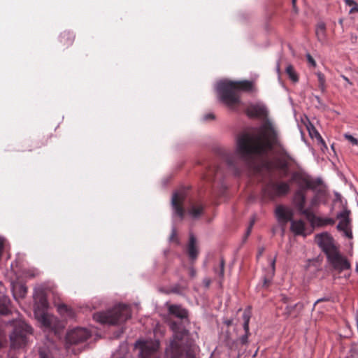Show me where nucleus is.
Returning a JSON list of instances; mask_svg holds the SVG:
<instances>
[{"mask_svg": "<svg viewBox=\"0 0 358 358\" xmlns=\"http://www.w3.org/2000/svg\"><path fill=\"white\" fill-rule=\"evenodd\" d=\"M285 72L288 76L289 78L293 83H297L299 81V76L292 65L289 64L286 67Z\"/></svg>", "mask_w": 358, "mask_h": 358, "instance_id": "obj_29", "label": "nucleus"}, {"mask_svg": "<svg viewBox=\"0 0 358 358\" xmlns=\"http://www.w3.org/2000/svg\"><path fill=\"white\" fill-rule=\"evenodd\" d=\"M307 61L308 62V63H310L313 66H316V62L315 61V59L313 58V57L308 54L307 56Z\"/></svg>", "mask_w": 358, "mask_h": 358, "instance_id": "obj_41", "label": "nucleus"}, {"mask_svg": "<svg viewBox=\"0 0 358 358\" xmlns=\"http://www.w3.org/2000/svg\"><path fill=\"white\" fill-rule=\"evenodd\" d=\"M315 240L325 255L336 248L333 238L328 233L317 234Z\"/></svg>", "mask_w": 358, "mask_h": 358, "instance_id": "obj_14", "label": "nucleus"}, {"mask_svg": "<svg viewBox=\"0 0 358 358\" xmlns=\"http://www.w3.org/2000/svg\"><path fill=\"white\" fill-rule=\"evenodd\" d=\"M243 322H243V329H244L245 331H247V333H248L250 316L247 312H244V313L243 315Z\"/></svg>", "mask_w": 358, "mask_h": 358, "instance_id": "obj_34", "label": "nucleus"}, {"mask_svg": "<svg viewBox=\"0 0 358 358\" xmlns=\"http://www.w3.org/2000/svg\"><path fill=\"white\" fill-rule=\"evenodd\" d=\"M57 309L59 314L66 318L71 319L73 318L75 316L73 310L66 304H59L57 307Z\"/></svg>", "mask_w": 358, "mask_h": 358, "instance_id": "obj_27", "label": "nucleus"}, {"mask_svg": "<svg viewBox=\"0 0 358 358\" xmlns=\"http://www.w3.org/2000/svg\"><path fill=\"white\" fill-rule=\"evenodd\" d=\"M328 262L335 269L340 271L350 268V264L348 259L342 256L336 248L326 255Z\"/></svg>", "mask_w": 358, "mask_h": 358, "instance_id": "obj_10", "label": "nucleus"}, {"mask_svg": "<svg viewBox=\"0 0 358 358\" xmlns=\"http://www.w3.org/2000/svg\"><path fill=\"white\" fill-rule=\"evenodd\" d=\"M32 327L24 322L18 323L10 336V345L13 348L24 347L28 342V336L32 334Z\"/></svg>", "mask_w": 358, "mask_h": 358, "instance_id": "obj_6", "label": "nucleus"}, {"mask_svg": "<svg viewBox=\"0 0 358 358\" xmlns=\"http://www.w3.org/2000/svg\"><path fill=\"white\" fill-rule=\"evenodd\" d=\"M294 182L298 186V189L294 192L292 203L301 215L305 216L306 219L310 218V217H313V210H311L310 208H306V191L308 188L306 187V185L303 182L301 184L298 182Z\"/></svg>", "mask_w": 358, "mask_h": 358, "instance_id": "obj_7", "label": "nucleus"}, {"mask_svg": "<svg viewBox=\"0 0 358 358\" xmlns=\"http://www.w3.org/2000/svg\"><path fill=\"white\" fill-rule=\"evenodd\" d=\"M131 316L130 307L127 305L119 304L106 312L94 313L93 318L101 324L115 325L126 322Z\"/></svg>", "mask_w": 358, "mask_h": 358, "instance_id": "obj_5", "label": "nucleus"}, {"mask_svg": "<svg viewBox=\"0 0 358 358\" xmlns=\"http://www.w3.org/2000/svg\"><path fill=\"white\" fill-rule=\"evenodd\" d=\"M303 308V304L302 303H297L294 306H287L285 308V315L290 316L294 315L296 317L299 312Z\"/></svg>", "mask_w": 358, "mask_h": 358, "instance_id": "obj_26", "label": "nucleus"}, {"mask_svg": "<svg viewBox=\"0 0 358 358\" xmlns=\"http://www.w3.org/2000/svg\"><path fill=\"white\" fill-rule=\"evenodd\" d=\"M254 223H255V220H252L250 222V226H249V227H248V231H247V235H248V234L250 233L251 229H252V226H253Z\"/></svg>", "mask_w": 358, "mask_h": 358, "instance_id": "obj_45", "label": "nucleus"}, {"mask_svg": "<svg viewBox=\"0 0 358 358\" xmlns=\"http://www.w3.org/2000/svg\"><path fill=\"white\" fill-rule=\"evenodd\" d=\"M312 216L310 218H307V220L310 222L311 227L314 228L317 227H324L327 225H334L335 224V220L329 217H320L315 215L312 212Z\"/></svg>", "mask_w": 358, "mask_h": 358, "instance_id": "obj_18", "label": "nucleus"}, {"mask_svg": "<svg viewBox=\"0 0 358 358\" xmlns=\"http://www.w3.org/2000/svg\"><path fill=\"white\" fill-rule=\"evenodd\" d=\"M275 216L280 223L286 224L293 219V211L283 205H278L275 210Z\"/></svg>", "mask_w": 358, "mask_h": 358, "instance_id": "obj_15", "label": "nucleus"}, {"mask_svg": "<svg viewBox=\"0 0 358 358\" xmlns=\"http://www.w3.org/2000/svg\"><path fill=\"white\" fill-rule=\"evenodd\" d=\"M278 71H280V66H279V65H278Z\"/></svg>", "mask_w": 358, "mask_h": 358, "instance_id": "obj_53", "label": "nucleus"}, {"mask_svg": "<svg viewBox=\"0 0 358 358\" xmlns=\"http://www.w3.org/2000/svg\"><path fill=\"white\" fill-rule=\"evenodd\" d=\"M275 259L272 260L271 266H272L273 273L274 272V269H275Z\"/></svg>", "mask_w": 358, "mask_h": 358, "instance_id": "obj_48", "label": "nucleus"}, {"mask_svg": "<svg viewBox=\"0 0 358 358\" xmlns=\"http://www.w3.org/2000/svg\"><path fill=\"white\" fill-rule=\"evenodd\" d=\"M268 151L275 155L274 167L281 171L285 177L288 175L289 168L297 164L283 143L279 130L268 120L261 125L258 135L242 134L237 139L235 152L225 154L224 160L229 169L235 176H239L252 167L255 157Z\"/></svg>", "mask_w": 358, "mask_h": 358, "instance_id": "obj_1", "label": "nucleus"}, {"mask_svg": "<svg viewBox=\"0 0 358 358\" xmlns=\"http://www.w3.org/2000/svg\"><path fill=\"white\" fill-rule=\"evenodd\" d=\"M169 311L171 314L181 319L186 318L188 316L187 310L182 308L180 306L171 305L169 308Z\"/></svg>", "mask_w": 358, "mask_h": 358, "instance_id": "obj_24", "label": "nucleus"}, {"mask_svg": "<svg viewBox=\"0 0 358 358\" xmlns=\"http://www.w3.org/2000/svg\"><path fill=\"white\" fill-rule=\"evenodd\" d=\"M290 191L289 184L287 182L267 183L262 189L265 197L273 200L276 197L287 194Z\"/></svg>", "mask_w": 358, "mask_h": 358, "instance_id": "obj_8", "label": "nucleus"}, {"mask_svg": "<svg viewBox=\"0 0 358 358\" xmlns=\"http://www.w3.org/2000/svg\"><path fill=\"white\" fill-rule=\"evenodd\" d=\"M344 137L346 140L350 141L353 145L358 146V138L353 137L352 135L345 134H344Z\"/></svg>", "mask_w": 358, "mask_h": 358, "instance_id": "obj_35", "label": "nucleus"}, {"mask_svg": "<svg viewBox=\"0 0 358 358\" xmlns=\"http://www.w3.org/2000/svg\"><path fill=\"white\" fill-rule=\"evenodd\" d=\"M173 335L166 348V355L169 358H195L192 349L189 332L176 322L171 324Z\"/></svg>", "mask_w": 358, "mask_h": 358, "instance_id": "obj_2", "label": "nucleus"}, {"mask_svg": "<svg viewBox=\"0 0 358 358\" xmlns=\"http://www.w3.org/2000/svg\"><path fill=\"white\" fill-rule=\"evenodd\" d=\"M215 115L213 114V113H208V114H206L203 119L204 121H210V120H213L215 119Z\"/></svg>", "mask_w": 358, "mask_h": 358, "instance_id": "obj_40", "label": "nucleus"}, {"mask_svg": "<svg viewBox=\"0 0 358 358\" xmlns=\"http://www.w3.org/2000/svg\"><path fill=\"white\" fill-rule=\"evenodd\" d=\"M10 300L8 297L3 296L0 297V314L8 315L10 313L8 304Z\"/></svg>", "mask_w": 358, "mask_h": 358, "instance_id": "obj_28", "label": "nucleus"}, {"mask_svg": "<svg viewBox=\"0 0 358 358\" xmlns=\"http://www.w3.org/2000/svg\"><path fill=\"white\" fill-rule=\"evenodd\" d=\"M342 231L343 232L344 236H346L348 238L352 239L353 238L352 227L346 229H344Z\"/></svg>", "mask_w": 358, "mask_h": 358, "instance_id": "obj_37", "label": "nucleus"}, {"mask_svg": "<svg viewBox=\"0 0 358 358\" xmlns=\"http://www.w3.org/2000/svg\"><path fill=\"white\" fill-rule=\"evenodd\" d=\"M75 36L73 33L64 31L59 36V41L64 47L71 46L74 41Z\"/></svg>", "mask_w": 358, "mask_h": 358, "instance_id": "obj_23", "label": "nucleus"}, {"mask_svg": "<svg viewBox=\"0 0 358 358\" xmlns=\"http://www.w3.org/2000/svg\"><path fill=\"white\" fill-rule=\"evenodd\" d=\"M224 265H225V261L222 257L220 261L219 266L217 268V267L214 268V271H215V273H217L219 275V277L222 279L224 278Z\"/></svg>", "mask_w": 358, "mask_h": 358, "instance_id": "obj_30", "label": "nucleus"}, {"mask_svg": "<svg viewBox=\"0 0 358 358\" xmlns=\"http://www.w3.org/2000/svg\"><path fill=\"white\" fill-rule=\"evenodd\" d=\"M253 84L248 80H223L217 83V91L222 103L231 109L241 103L240 91L250 92Z\"/></svg>", "mask_w": 358, "mask_h": 358, "instance_id": "obj_3", "label": "nucleus"}, {"mask_svg": "<svg viewBox=\"0 0 358 358\" xmlns=\"http://www.w3.org/2000/svg\"><path fill=\"white\" fill-rule=\"evenodd\" d=\"M187 252L189 259L192 261L195 260L199 254L198 248L196 245V238L193 234H190L189 244L187 248Z\"/></svg>", "mask_w": 358, "mask_h": 358, "instance_id": "obj_22", "label": "nucleus"}, {"mask_svg": "<svg viewBox=\"0 0 358 358\" xmlns=\"http://www.w3.org/2000/svg\"><path fill=\"white\" fill-rule=\"evenodd\" d=\"M136 348L139 350V358H159V343L157 341H138Z\"/></svg>", "mask_w": 358, "mask_h": 358, "instance_id": "obj_9", "label": "nucleus"}, {"mask_svg": "<svg viewBox=\"0 0 358 358\" xmlns=\"http://www.w3.org/2000/svg\"><path fill=\"white\" fill-rule=\"evenodd\" d=\"M290 182H303L306 187L315 192V194L310 199V209L317 207L322 197L327 195V187L322 180L320 178H313L310 175L303 170L295 171L292 173Z\"/></svg>", "mask_w": 358, "mask_h": 358, "instance_id": "obj_4", "label": "nucleus"}, {"mask_svg": "<svg viewBox=\"0 0 358 358\" xmlns=\"http://www.w3.org/2000/svg\"><path fill=\"white\" fill-rule=\"evenodd\" d=\"M347 6H350L351 8L349 11L350 14H353L358 12V4L354 0H344Z\"/></svg>", "mask_w": 358, "mask_h": 358, "instance_id": "obj_32", "label": "nucleus"}, {"mask_svg": "<svg viewBox=\"0 0 358 358\" xmlns=\"http://www.w3.org/2000/svg\"><path fill=\"white\" fill-rule=\"evenodd\" d=\"M341 78H342L343 80L345 82V83L344 84L345 88H348L349 87L353 85V83L350 81V79L347 78L345 76L341 74Z\"/></svg>", "mask_w": 358, "mask_h": 358, "instance_id": "obj_36", "label": "nucleus"}, {"mask_svg": "<svg viewBox=\"0 0 358 358\" xmlns=\"http://www.w3.org/2000/svg\"><path fill=\"white\" fill-rule=\"evenodd\" d=\"M203 282H204L206 287H209V285L210 284V280L208 279H206V280H204Z\"/></svg>", "mask_w": 358, "mask_h": 358, "instance_id": "obj_47", "label": "nucleus"}, {"mask_svg": "<svg viewBox=\"0 0 358 358\" xmlns=\"http://www.w3.org/2000/svg\"><path fill=\"white\" fill-rule=\"evenodd\" d=\"M271 284V280L268 279V278H264V281H263V283H262V287H265V288H267Z\"/></svg>", "mask_w": 358, "mask_h": 358, "instance_id": "obj_43", "label": "nucleus"}, {"mask_svg": "<svg viewBox=\"0 0 358 358\" xmlns=\"http://www.w3.org/2000/svg\"><path fill=\"white\" fill-rule=\"evenodd\" d=\"M41 303H42V305L44 306L45 303V299H42L41 300Z\"/></svg>", "mask_w": 358, "mask_h": 358, "instance_id": "obj_51", "label": "nucleus"}, {"mask_svg": "<svg viewBox=\"0 0 358 358\" xmlns=\"http://www.w3.org/2000/svg\"><path fill=\"white\" fill-rule=\"evenodd\" d=\"M350 210L345 208L343 211L337 214V219L340 220L336 229L341 231L352 227V220L350 218Z\"/></svg>", "mask_w": 358, "mask_h": 358, "instance_id": "obj_17", "label": "nucleus"}, {"mask_svg": "<svg viewBox=\"0 0 358 358\" xmlns=\"http://www.w3.org/2000/svg\"><path fill=\"white\" fill-rule=\"evenodd\" d=\"M36 315L42 327L45 331H57L59 322L55 316L44 312L41 313H36Z\"/></svg>", "mask_w": 358, "mask_h": 358, "instance_id": "obj_12", "label": "nucleus"}, {"mask_svg": "<svg viewBox=\"0 0 358 358\" xmlns=\"http://www.w3.org/2000/svg\"><path fill=\"white\" fill-rule=\"evenodd\" d=\"M187 194L185 190H180L175 192L172 196L171 204L174 213L182 220L185 217V210L183 207V203L186 199Z\"/></svg>", "mask_w": 358, "mask_h": 358, "instance_id": "obj_13", "label": "nucleus"}, {"mask_svg": "<svg viewBox=\"0 0 358 358\" xmlns=\"http://www.w3.org/2000/svg\"><path fill=\"white\" fill-rule=\"evenodd\" d=\"M327 300H328V299H326V298L320 299H318V300H317V301H315V304H314V305L315 306L316 304H317V303H320V302L324 301H327Z\"/></svg>", "mask_w": 358, "mask_h": 358, "instance_id": "obj_46", "label": "nucleus"}, {"mask_svg": "<svg viewBox=\"0 0 358 358\" xmlns=\"http://www.w3.org/2000/svg\"><path fill=\"white\" fill-rule=\"evenodd\" d=\"M316 75L317 76L319 88L322 91H324L325 90V82H326L325 76L321 72H317L316 73Z\"/></svg>", "mask_w": 358, "mask_h": 358, "instance_id": "obj_33", "label": "nucleus"}, {"mask_svg": "<svg viewBox=\"0 0 358 358\" xmlns=\"http://www.w3.org/2000/svg\"><path fill=\"white\" fill-rule=\"evenodd\" d=\"M204 206L199 201H190L187 213L192 219H198L203 213Z\"/></svg>", "mask_w": 358, "mask_h": 358, "instance_id": "obj_19", "label": "nucleus"}, {"mask_svg": "<svg viewBox=\"0 0 358 358\" xmlns=\"http://www.w3.org/2000/svg\"><path fill=\"white\" fill-rule=\"evenodd\" d=\"M282 300L286 303L287 302V298L285 296H282Z\"/></svg>", "mask_w": 358, "mask_h": 358, "instance_id": "obj_50", "label": "nucleus"}, {"mask_svg": "<svg viewBox=\"0 0 358 358\" xmlns=\"http://www.w3.org/2000/svg\"><path fill=\"white\" fill-rule=\"evenodd\" d=\"M291 222V230L296 235H301L306 236L307 235L306 231V224L305 222L302 220H292Z\"/></svg>", "mask_w": 358, "mask_h": 358, "instance_id": "obj_21", "label": "nucleus"}, {"mask_svg": "<svg viewBox=\"0 0 358 358\" xmlns=\"http://www.w3.org/2000/svg\"><path fill=\"white\" fill-rule=\"evenodd\" d=\"M225 324L227 325V326H230L231 324V320H229V321H227L225 322Z\"/></svg>", "mask_w": 358, "mask_h": 358, "instance_id": "obj_49", "label": "nucleus"}, {"mask_svg": "<svg viewBox=\"0 0 358 358\" xmlns=\"http://www.w3.org/2000/svg\"><path fill=\"white\" fill-rule=\"evenodd\" d=\"M222 177V171L218 166H210L206 173L203 176V179L208 181L213 182L215 180H220Z\"/></svg>", "mask_w": 358, "mask_h": 358, "instance_id": "obj_20", "label": "nucleus"}, {"mask_svg": "<svg viewBox=\"0 0 358 358\" xmlns=\"http://www.w3.org/2000/svg\"><path fill=\"white\" fill-rule=\"evenodd\" d=\"M315 34L317 40L324 43L327 40L326 25L324 22H319L316 27Z\"/></svg>", "mask_w": 358, "mask_h": 358, "instance_id": "obj_25", "label": "nucleus"}, {"mask_svg": "<svg viewBox=\"0 0 358 358\" xmlns=\"http://www.w3.org/2000/svg\"><path fill=\"white\" fill-rule=\"evenodd\" d=\"M38 354L40 358H54L50 350L45 346L39 348Z\"/></svg>", "mask_w": 358, "mask_h": 358, "instance_id": "obj_31", "label": "nucleus"}, {"mask_svg": "<svg viewBox=\"0 0 358 358\" xmlns=\"http://www.w3.org/2000/svg\"><path fill=\"white\" fill-rule=\"evenodd\" d=\"M295 3H296V0H292V3H293V6H294V8L295 7Z\"/></svg>", "mask_w": 358, "mask_h": 358, "instance_id": "obj_52", "label": "nucleus"}, {"mask_svg": "<svg viewBox=\"0 0 358 358\" xmlns=\"http://www.w3.org/2000/svg\"><path fill=\"white\" fill-rule=\"evenodd\" d=\"M20 296L21 297H24L27 294V287L24 285H20L19 287Z\"/></svg>", "mask_w": 358, "mask_h": 358, "instance_id": "obj_39", "label": "nucleus"}, {"mask_svg": "<svg viewBox=\"0 0 358 358\" xmlns=\"http://www.w3.org/2000/svg\"><path fill=\"white\" fill-rule=\"evenodd\" d=\"M189 275L191 278H194L196 275V271L193 267L189 268Z\"/></svg>", "mask_w": 358, "mask_h": 358, "instance_id": "obj_44", "label": "nucleus"}, {"mask_svg": "<svg viewBox=\"0 0 358 358\" xmlns=\"http://www.w3.org/2000/svg\"><path fill=\"white\" fill-rule=\"evenodd\" d=\"M245 334L242 336L241 338H240V342L242 345H245L248 343V336L250 335V332L248 331V333H247V331H245Z\"/></svg>", "mask_w": 358, "mask_h": 358, "instance_id": "obj_38", "label": "nucleus"}, {"mask_svg": "<svg viewBox=\"0 0 358 358\" xmlns=\"http://www.w3.org/2000/svg\"><path fill=\"white\" fill-rule=\"evenodd\" d=\"M170 240L171 241H176L177 242V232L175 229L172 230L171 235L170 236Z\"/></svg>", "mask_w": 358, "mask_h": 358, "instance_id": "obj_42", "label": "nucleus"}, {"mask_svg": "<svg viewBox=\"0 0 358 358\" xmlns=\"http://www.w3.org/2000/svg\"><path fill=\"white\" fill-rule=\"evenodd\" d=\"M245 112L247 115L252 118H264L268 115L266 107L259 104L250 105L247 108Z\"/></svg>", "mask_w": 358, "mask_h": 358, "instance_id": "obj_16", "label": "nucleus"}, {"mask_svg": "<svg viewBox=\"0 0 358 358\" xmlns=\"http://www.w3.org/2000/svg\"><path fill=\"white\" fill-rule=\"evenodd\" d=\"M91 336V333L85 328H76L69 331L66 336V343L77 345L86 341Z\"/></svg>", "mask_w": 358, "mask_h": 358, "instance_id": "obj_11", "label": "nucleus"}]
</instances>
